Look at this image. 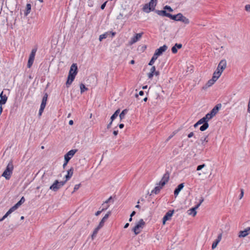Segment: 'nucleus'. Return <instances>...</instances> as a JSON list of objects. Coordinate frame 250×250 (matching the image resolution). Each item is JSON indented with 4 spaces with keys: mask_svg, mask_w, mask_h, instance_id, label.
Wrapping results in <instances>:
<instances>
[{
    "mask_svg": "<svg viewBox=\"0 0 250 250\" xmlns=\"http://www.w3.org/2000/svg\"><path fill=\"white\" fill-rule=\"evenodd\" d=\"M77 66L76 63H73L70 67V69L69 71L67 80L66 83L67 87H68L74 81L76 75L77 74Z\"/></svg>",
    "mask_w": 250,
    "mask_h": 250,
    "instance_id": "obj_1",
    "label": "nucleus"
},
{
    "mask_svg": "<svg viewBox=\"0 0 250 250\" xmlns=\"http://www.w3.org/2000/svg\"><path fill=\"white\" fill-rule=\"evenodd\" d=\"M14 166L12 162L11 161L8 164L6 169L2 173L1 176L4 177L6 180H9L13 173Z\"/></svg>",
    "mask_w": 250,
    "mask_h": 250,
    "instance_id": "obj_2",
    "label": "nucleus"
},
{
    "mask_svg": "<svg viewBox=\"0 0 250 250\" xmlns=\"http://www.w3.org/2000/svg\"><path fill=\"white\" fill-rule=\"evenodd\" d=\"M156 4L157 1L150 0L148 3L144 5L143 10L147 13H149L151 11H154Z\"/></svg>",
    "mask_w": 250,
    "mask_h": 250,
    "instance_id": "obj_3",
    "label": "nucleus"
},
{
    "mask_svg": "<svg viewBox=\"0 0 250 250\" xmlns=\"http://www.w3.org/2000/svg\"><path fill=\"white\" fill-rule=\"evenodd\" d=\"M66 182V180L60 181L56 180L54 183L50 187L49 189L54 191H57L62 188Z\"/></svg>",
    "mask_w": 250,
    "mask_h": 250,
    "instance_id": "obj_4",
    "label": "nucleus"
},
{
    "mask_svg": "<svg viewBox=\"0 0 250 250\" xmlns=\"http://www.w3.org/2000/svg\"><path fill=\"white\" fill-rule=\"evenodd\" d=\"M145 225V222L143 219H140L133 228L132 231L134 232L135 234L137 235L141 232V229L143 228Z\"/></svg>",
    "mask_w": 250,
    "mask_h": 250,
    "instance_id": "obj_5",
    "label": "nucleus"
},
{
    "mask_svg": "<svg viewBox=\"0 0 250 250\" xmlns=\"http://www.w3.org/2000/svg\"><path fill=\"white\" fill-rule=\"evenodd\" d=\"M37 51V48H33L31 51V52L29 55L28 63H27V67L28 68H30L33 63L34 60L35 59V54H36Z\"/></svg>",
    "mask_w": 250,
    "mask_h": 250,
    "instance_id": "obj_6",
    "label": "nucleus"
},
{
    "mask_svg": "<svg viewBox=\"0 0 250 250\" xmlns=\"http://www.w3.org/2000/svg\"><path fill=\"white\" fill-rule=\"evenodd\" d=\"M169 179V173L168 171H167L163 175L161 180L157 184L158 185H161L163 187L166 184L168 181Z\"/></svg>",
    "mask_w": 250,
    "mask_h": 250,
    "instance_id": "obj_7",
    "label": "nucleus"
},
{
    "mask_svg": "<svg viewBox=\"0 0 250 250\" xmlns=\"http://www.w3.org/2000/svg\"><path fill=\"white\" fill-rule=\"evenodd\" d=\"M77 151V149H71L66 154L64 155V160L67 162H69V160L71 159V158L74 156V155Z\"/></svg>",
    "mask_w": 250,
    "mask_h": 250,
    "instance_id": "obj_8",
    "label": "nucleus"
},
{
    "mask_svg": "<svg viewBox=\"0 0 250 250\" xmlns=\"http://www.w3.org/2000/svg\"><path fill=\"white\" fill-rule=\"evenodd\" d=\"M174 213V210H169L168 212L166 213L165 215L164 216L163 218V223L165 224L167 220H169L171 219V218Z\"/></svg>",
    "mask_w": 250,
    "mask_h": 250,
    "instance_id": "obj_9",
    "label": "nucleus"
},
{
    "mask_svg": "<svg viewBox=\"0 0 250 250\" xmlns=\"http://www.w3.org/2000/svg\"><path fill=\"white\" fill-rule=\"evenodd\" d=\"M167 46L165 44L162 46H161L155 50V53H156V55H158V56H161L162 55L163 52L167 50Z\"/></svg>",
    "mask_w": 250,
    "mask_h": 250,
    "instance_id": "obj_10",
    "label": "nucleus"
},
{
    "mask_svg": "<svg viewBox=\"0 0 250 250\" xmlns=\"http://www.w3.org/2000/svg\"><path fill=\"white\" fill-rule=\"evenodd\" d=\"M115 32H112L110 31L105 32L104 34H102L100 36L99 41H102L103 39H106L110 35H111V37H112L115 36Z\"/></svg>",
    "mask_w": 250,
    "mask_h": 250,
    "instance_id": "obj_11",
    "label": "nucleus"
},
{
    "mask_svg": "<svg viewBox=\"0 0 250 250\" xmlns=\"http://www.w3.org/2000/svg\"><path fill=\"white\" fill-rule=\"evenodd\" d=\"M25 198L24 197H22L20 200L16 203L14 206L10 208L13 211H14L16 210L21 204H22L25 202Z\"/></svg>",
    "mask_w": 250,
    "mask_h": 250,
    "instance_id": "obj_12",
    "label": "nucleus"
},
{
    "mask_svg": "<svg viewBox=\"0 0 250 250\" xmlns=\"http://www.w3.org/2000/svg\"><path fill=\"white\" fill-rule=\"evenodd\" d=\"M221 107L222 104H217L213 108L210 113L214 117L218 113L219 110L221 108Z\"/></svg>",
    "mask_w": 250,
    "mask_h": 250,
    "instance_id": "obj_13",
    "label": "nucleus"
},
{
    "mask_svg": "<svg viewBox=\"0 0 250 250\" xmlns=\"http://www.w3.org/2000/svg\"><path fill=\"white\" fill-rule=\"evenodd\" d=\"M226 61L224 60H223L221 61L220 62H219L216 69L220 70L221 71V72H222L224 69H225V68H226Z\"/></svg>",
    "mask_w": 250,
    "mask_h": 250,
    "instance_id": "obj_14",
    "label": "nucleus"
},
{
    "mask_svg": "<svg viewBox=\"0 0 250 250\" xmlns=\"http://www.w3.org/2000/svg\"><path fill=\"white\" fill-rule=\"evenodd\" d=\"M143 33L136 34L133 37L130 41V43L133 44L138 41L142 37Z\"/></svg>",
    "mask_w": 250,
    "mask_h": 250,
    "instance_id": "obj_15",
    "label": "nucleus"
},
{
    "mask_svg": "<svg viewBox=\"0 0 250 250\" xmlns=\"http://www.w3.org/2000/svg\"><path fill=\"white\" fill-rule=\"evenodd\" d=\"M250 231V227H248L244 230L239 232L238 236L239 237H245L249 234V231Z\"/></svg>",
    "mask_w": 250,
    "mask_h": 250,
    "instance_id": "obj_16",
    "label": "nucleus"
},
{
    "mask_svg": "<svg viewBox=\"0 0 250 250\" xmlns=\"http://www.w3.org/2000/svg\"><path fill=\"white\" fill-rule=\"evenodd\" d=\"M222 233H220L218 235L217 238L213 242L212 245V249H214L217 247V245L221 241V240L222 239Z\"/></svg>",
    "mask_w": 250,
    "mask_h": 250,
    "instance_id": "obj_17",
    "label": "nucleus"
},
{
    "mask_svg": "<svg viewBox=\"0 0 250 250\" xmlns=\"http://www.w3.org/2000/svg\"><path fill=\"white\" fill-rule=\"evenodd\" d=\"M184 187V184L181 183L179 184L178 187L175 188L174 191V194L176 197L179 193L180 191Z\"/></svg>",
    "mask_w": 250,
    "mask_h": 250,
    "instance_id": "obj_18",
    "label": "nucleus"
},
{
    "mask_svg": "<svg viewBox=\"0 0 250 250\" xmlns=\"http://www.w3.org/2000/svg\"><path fill=\"white\" fill-rule=\"evenodd\" d=\"M111 213V212L110 211H108L107 212V213H106L104 216L102 218V219L101 220V221H100L99 224V226L101 227H103V226L104 225V223L105 222V221L108 219V218L109 217L110 214Z\"/></svg>",
    "mask_w": 250,
    "mask_h": 250,
    "instance_id": "obj_19",
    "label": "nucleus"
},
{
    "mask_svg": "<svg viewBox=\"0 0 250 250\" xmlns=\"http://www.w3.org/2000/svg\"><path fill=\"white\" fill-rule=\"evenodd\" d=\"M182 15V14L181 13H178L177 15H171L169 13L168 18H170L171 19L174 20L175 21H179V19H180L181 16Z\"/></svg>",
    "mask_w": 250,
    "mask_h": 250,
    "instance_id": "obj_20",
    "label": "nucleus"
},
{
    "mask_svg": "<svg viewBox=\"0 0 250 250\" xmlns=\"http://www.w3.org/2000/svg\"><path fill=\"white\" fill-rule=\"evenodd\" d=\"M0 105H2V104H5L7 101V97H6V96L5 95H3V92H2L0 93Z\"/></svg>",
    "mask_w": 250,
    "mask_h": 250,
    "instance_id": "obj_21",
    "label": "nucleus"
},
{
    "mask_svg": "<svg viewBox=\"0 0 250 250\" xmlns=\"http://www.w3.org/2000/svg\"><path fill=\"white\" fill-rule=\"evenodd\" d=\"M155 12L159 15L168 17L169 13H167L165 10H155Z\"/></svg>",
    "mask_w": 250,
    "mask_h": 250,
    "instance_id": "obj_22",
    "label": "nucleus"
},
{
    "mask_svg": "<svg viewBox=\"0 0 250 250\" xmlns=\"http://www.w3.org/2000/svg\"><path fill=\"white\" fill-rule=\"evenodd\" d=\"M48 95L46 93H45L42 99V103L41 104V106L45 108L46 104V102L47 100Z\"/></svg>",
    "mask_w": 250,
    "mask_h": 250,
    "instance_id": "obj_23",
    "label": "nucleus"
},
{
    "mask_svg": "<svg viewBox=\"0 0 250 250\" xmlns=\"http://www.w3.org/2000/svg\"><path fill=\"white\" fill-rule=\"evenodd\" d=\"M222 73V72H221V71L216 69L213 74L212 78L217 81L221 76Z\"/></svg>",
    "mask_w": 250,
    "mask_h": 250,
    "instance_id": "obj_24",
    "label": "nucleus"
},
{
    "mask_svg": "<svg viewBox=\"0 0 250 250\" xmlns=\"http://www.w3.org/2000/svg\"><path fill=\"white\" fill-rule=\"evenodd\" d=\"M73 168L71 167L67 171V173L65 175V178L66 181L68 180L73 175Z\"/></svg>",
    "mask_w": 250,
    "mask_h": 250,
    "instance_id": "obj_25",
    "label": "nucleus"
},
{
    "mask_svg": "<svg viewBox=\"0 0 250 250\" xmlns=\"http://www.w3.org/2000/svg\"><path fill=\"white\" fill-rule=\"evenodd\" d=\"M31 5L30 3H27L26 6V9L24 12L25 16H27L31 12Z\"/></svg>",
    "mask_w": 250,
    "mask_h": 250,
    "instance_id": "obj_26",
    "label": "nucleus"
},
{
    "mask_svg": "<svg viewBox=\"0 0 250 250\" xmlns=\"http://www.w3.org/2000/svg\"><path fill=\"white\" fill-rule=\"evenodd\" d=\"M179 21H182L186 24H188L189 23V20L188 19L182 15L180 19H179Z\"/></svg>",
    "mask_w": 250,
    "mask_h": 250,
    "instance_id": "obj_27",
    "label": "nucleus"
},
{
    "mask_svg": "<svg viewBox=\"0 0 250 250\" xmlns=\"http://www.w3.org/2000/svg\"><path fill=\"white\" fill-rule=\"evenodd\" d=\"M163 187L161 185H158L151 191V193L158 194Z\"/></svg>",
    "mask_w": 250,
    "mask_h": 250,
    "instance_id": "obj_28",
    "label": "nucleus"
},
{
    "mask_svg": "<svg viewBox=\"0 0 250 250\" xmlns=\"http://www.w3.org/2000/svg\"><path fill=\"white\" fill-rule=\"evenodd\" d=\"M120 109H117L114 113L111 116L110 118V120H111V122H113V121L115 119H116L117 116H118L119 113H120Z\"/></svg>",
    "mask_w": 250,
    "mask_h": 250,
    "instance_id": "obj_29",
    "label": "nucleus"
},
{
    "mask_svg": "<svg viewBox=\"0 0 250 250\" xmlns=\"http://www.w3.org/2000/svg\"><path fill=\"white\" fill-rule=\"evenodd\" d=\"M101 228H102V227H100V226L98 225V227H96V228L94 230L93 232V233H92V236H92V239H94V238L96 237V236L97 234L98 233V231H99V229H100Z\"/></svg>",
    "mask_w": 250,
    "mask_h": 250,
    "instance_id": "obj_30",
    "label": "nucleus"
},
{
    "mask_svg": "<svg viewBox=\"0 0 250 250\" xmlns=\"http://www.w3.org/2000/svg\"><path fill=\"white\" fill-rule=\"evenodd\" d=\"M209 126V125L208 123H206L205 124H204L201 125L200 127V130L201 131H204L206 130Z\"/></svg>",
    "mask_w": 250,
    "mask_h": 250,
    "instance_id": "obj_31",
    "label": "nucleus"
},
{
    "mask_svg": "<svg viewBox=\"0 0 250 250\" xmlns=\"http://www.w3.org/2000/svg\"><path fill=\"white\" fill-rule=\"evenodd\" d=\"M213 117V116L211 114L210 112L207 113L205 116L204 117L207 123H208V122Z\"/></svg>",
    "mask_w": 250,
    "mask_h": 250,
    "instance_id": "obj_32",
    "label": "nucleus"
},
{
    "mask_svg": "<svg viewBox=\"0 0 250 250\" xmlns=\"http://www.w3.org/2000/svg\"><path fill=\"white\" fill-rule=\"evenodd\" d=\"M127 110L126 109L123 110L121 112V113L119 115V117H120L121 120H122V119L125 118V115L127 113Z\"/></svg>",
    "mask_w": 250,
    "mask_h": 250,
    "instance_id": "obj_33",
    "label": "nucleus"
},
{
    "mask_svg": "<svg viewBox=\"0 0 250 250\" xmlns=\"http://www.w3.org/2000/svg\"><path fill=\"white\" fill-rule=\"evenodd\" d=\"M13 211L10 208L8 210V211L6 213V214L0 219V222L3 221L9 214H10Z\"/></svg>",
    "mask_w": 250,
    "mask_h": 250,
    "instance_id": "obj_34",
    "label": "nucleus"
},
{
    "mask_svg": "<svg viewBox=\"0 0 250 250\" xmlns=\"http://www.w3.org/2000/svg\"><path fill=\"white\" fill-rule=\"evenodd\" d=\"M198 208H196V206H195V207L192 208L189 210L190 212L189 214L190 215H192L193 216H195L197 213L196 209H197Z\"/></svg>",
    "mask_w": 250,
    "mask_h": 250,
    "instance_id": "obj_35",
    "label": "nucleus"
},
{
    "mask_svg": "<svg viewBox=\"0 0 250 250\" xmlns=\"http://www.w3.org/2000/svg\"><path fill=\"white\" fill-rule=\"evenodd\" d=\"M216 81L213 79L212 77V79L209 80V81H208V83H207V87H210L212 85H213L214 84V83L216 82Z\"/></svg>",
    "mask_w": 250,
    "mask_h": 250,
    "instance_id": "obj_36",
    "label": "nucleus"
},
{
    "mask_svg": "<svg viewBox=\"0 0 250 250\" xmlns=\"http://www.w3.org/2000/svg\"><path fill=\"white\" fill-rule=\"evenodd\" d=\"M80 89H81V93H83L84 91H86V90H87L88 89L87 88H86L85 85L83 84V83H81L80 84Z\"/></svg>",
    "mask_w": 250,
    "mask_h": 250,
    "instance_id": "obj_37",
    "label": "nucleus"
},
{
    "mask_svg": "<svg viewBox=\"0 0 250 250\" xmlns=\"http://www.w3.org/2000/svg\"><path fill=\"white\" fill-rule=\"evenodd\" d=\"M102 206H103V208H102V210H106L109 207V206L105 203V202H104L103 204H102Z\"/></svg>",
    "mask_w": 250,
    "mask_h": 250,
    "instance_id": "obj_38",
    "label": "nucleus"
},
{
    "mask_svg": "<svg viewBox=\"0 0 250 250\" xmlns=\"http://www.w3.org/2000/svg\"><path fill=\"white\" fill-rule=\"evenodd\" d=\"M201 141L202 142V145L203 146H205V143H206L208 142V140H207V137H206L204 139L201 138Z\"/></svg>",
    "mask_w": 250,
    "mask_h": 250,
    "instance_id": "obj_39",
    "label": "nucleus"
},
{
    "mask_svg": "<svg viewBox=\"0 0 250 250\" xmlns=\"http://www.w3.org/2000/svg\"><path fill=\"white\" fill-rule=\"evenodd\" d=\"M206 166L205 164L200 165L197 166L196 170L198 171L201 170L203 168Z\"/></svg>",
    "mask_w": 250,
    "mask_h": 250,
    "instance_id": "obj_40",
    "label": "nucleus"
},
{
    "mask_svg": "<svg viewBox=\"0 0 250 250\" xmlns=\"http://www.w3.org/2000/svg\"><path fill=\"white\" fill-rule=\"evenodd\" d=\"M198 122L200 124V125L204 124H205L206 123H207V121L205 120V119L204 117L200 119L198 121Z\"/></svg>",
    "mask_w": 250,
    "mask_h": 250,
    "instance_id": "obj_41",
    "label": "nucleus"
},
{
    "mask_svg": "<svg viewBox=\"0 0 250 250\" xmlns=\"http://www.w3.org/2000/svg\"><path fill=\"white\" fill-rule=\"evenodd\" d=\"M171 51L173 54H175L177 52V48L175 46V45L173 46L171 48Z\"/></svg>",
    "mask_w": 250,
    "mask_h": 250,
    "instance_id": "obj_42",
    "label": "nucleus"
},
{
    "mask_svg": "<svg viewBox=\"0 0 250 250\" xmlns=\"http://www.w3.org/2000/svg\"><path fill=\"white\" fill-rule=\"evenodd\" d=\"M164 9L167 10L169 12H172L173 11V9L171 8V7L169 6H168V5L165 6L164 7Z\"/></svg>",
    "mask_w": 250,
    "mask_h": 250,
    "instance_id": "obj_43",
    "label": "nucleus"
},
{
    "mask_svg": "<svg viewBox=\"0 0 250 250\" xmlns=\"http://www.w3.org/2000/svg\"><path fill=\"white\" fill-rule=\"evenodd\" d=\"M204 200V198L201 197V199H200L199 203L197 205H196V208H199L200 207V206L201 205V204L203 203Z\"/></svg>",
    "mask_w": 250,
    "mask_h": 250,
    "instance_id": "obj_44",
    "label": "nucleus"
},
{
    "mask_svg": "<svg viewBox=\"0 0 250 250\" xmlns=\"http://www.w3.org/2000/svg\"><path fill=\"white\" fill-rule=\"evenodd\" d=\"M240 191H241V193H240V195L239 196V199H241L242 198V197L244 196V190L243 189H241Z\"/></svg>",
    "mask_w": 250,
    "mask_h": 250,
    "instance_id": "obj_45",
    "label": "nucleus"
},
{
    "mask_svg": "<svg viewBox=\"0 0 250 250\" xmlns=\"http://www.w3.org/2000/svg\"><path fill=\"white\" fill-rule=\"evenodd\" d=\"M45 108L40 106V108L39 112V116H41L42 114V113Z\"/></svg>",
    "mask_w": 250,
    "mask_h": 250,
    "instance_id": "obj_46",
    "label": "nucleus"
},
{
    "mask_svg": "<svg viewBox=\"0 0 250 250\" xmlns=\"http://www.w3.org/2000/svg\"><path fill=\"white\" fill-rule=\"evenodd\" d=\"M80 187V184L76 185L74 188V191H73V193L78 190Z\"/></svg>",
    "mask_w": 250,
    "mask_h": 250,
    "instance_id": "obj_47",
    "label": "nucleus"
},
{
    "mask_svg": "<svg viewBox=\"0 0 250 250\" xmlns=\"http://www.w3.org/2000/svg\"><path fill=\"white\" fill-rule=\"evenodd\" d=\"M158 57L159 56L158 55H156V53H154V54H153L151 59L153 60V61H155L157 59Z\"/></svg>",
    "mask_w": 250,
    "mask_h": 250,
    "instance_id": "obj_48",
    "label": "nucleus"
},
{
    "mask_svg": "<svg viewBox=\"0 0 250 250\" xmlns=\"http://www.w3.org/2000/svg\"><path fill=\"white\" fill-rule=\"evenodd\" d=\"M245 10L246 11L248 12H250V4H247L245 6Z\"/></svg>",
    "mask_w": 250,
    "mask_h": 250,
    "instance_id": "obj_49",
    "label": "nucleus"
},
{
    "mask_svg": "<svg viewBox=\"0 0 250 250\" xmlns=\"http://www.w3.org/2000/svg\"><path fill=\"white\" fill-rule=\"evenodd\" d=\"M154 73H153L150 72L149 73H148V74H147L148 77L149 79H152L153 76H154Z\"/></svg>",
    "mask_w": 250,
    "mask_h": 250,
    "instance_id": "obj_50",
    "label": "nucleus"
},
{
    "mask_svg": "<svg viewBox=\"0 0 250 250\" xmlns=\"http://www.w3.org/2000/svg\"><path fill=\"white\" fill-rule=\"evenodd\" d=\"M175 46L177 47V48L180 49L182 47V44L181 43H175Z\"/></svg>",
    "mask_w": 250,
    "mask_h": 250,
    "instance_id": "obj_51",
    "label": "nucleus"
},
{
    "mask_svg": "<svg viewBox=\"0 0 250 250\" xmlns=\"http://www.w3.org/2000/svg\"><path fill=\"white\" fill-rule=\"evenodd\" d=\"M155 71H156L155 66H153L151 68L150 72H152V73H154V72H155Z\"/></svg>",
    "mask_w": 250,
    "mask_h": 250,
    "instance_id": "obj_52",
    "label": "nucleus"
},
{
    "mask_svg": "<svg viewBox=\"0 0 250 250\" xmlns=\"http://www.w3.org/2000/svg\"><path fill=\"white\" fill-rule=\"evenodd\" d=\"M123 16H124L123 14L120 13L119 14V15H118V16L117 17V19H118V20H120V19H121L123 18Z\"/></svg>",
    "mask_w": 250,
    "mask_h": 250,
    "instance_id": "obj_53",
    "label": "nucleus"
},
{
    "mask_svg": "<svg viewBox=\"0 0 250 250\" xmlns=\"http://www.w3.org/2000/svg\"><path fill=\"white\" fill-rule=\"evenodd\" d=\"M111 201H112V198L110 196L106 201L104 202L106 204H108L109 202H110Z\"/></svg>",
    "mask_w": 250,
    "mask_h": 250,
    "instance_id": "obj_54",
    "label": "nucleus"
},
{
    "mask_svg": "<svg viewBox=\"0 0 250 250\" xmlns=\"http://www.w3.org/2000/svg\"><path fill=\"white\" fill-rule=\"evenodd\" d=\"M104 210H102V209L101 210H98V211H97L96 213H95V215L96 216H98Z\"/></svg>",
    "mask_w": 250,
    "mask_h": 250,
    "instance_id": "obj_55",
    "label": "nucleus"
},
{
    "mask_svg": "<svg viewBox=\"0 0 250 250\" xmlns=\"http://www.w3.org/2000/svg\"><path fill=\"white\" fill-rule=\"evenodd\" d=\"M155 61H153V60L151 59L149 62L148 63V65H152L154 63Z\"/></svg>",
    "mask_w": 250,
    "mask_h": 250,
    "instance_id": "obj_56",
    "label": "nucleus"
},
{
    "mask_svg": "<svg viewBox=\"0 0 250 250\" xmlns=\"http://www.w3.org/2000/svg\"><path fill=\"white\" fill-rule=\"evenodd\" d=\"M106 2H104L103 4H102L101 6V8L102 9H104L105 8V6L106 5Z\"/></svg>",
    "mask_w": 250,
    "mask_h": 250,
    "instance_id": "obj_57",
    "label": "nucleus"
},
{
    "mask_svg": "<svg viewBox=\"0 0 250 250\" xmlns=\"http://www.w3.org/2000/svg\"><path fill=\"white\" fill-rule=\"evenodd\" d=\"M193 135H194V133H193V132H190L189 134H188V138H191V137H193Z\"/></svg>",
    "mask_w": 250,
    "mask_h": 250,
    "instance_id": "obj_58",
    "label": "nucleus"
},
{
    "mask_svg": "<svg viewBox=\"0 0 250 250\" xmlns=\"http://www.w3.org/2000/svg\"><path fill=\"white\" fill-rule=\"evenodd\" d=\"M112 122H111V121L110 122V123L107 125V128L109 129L111 127V125Z\"/></svg>",
    "mask_w": 250,
    "mask_h": 250,
    "instance_id": "obj_59",
    "label": "nucleus"
},
{
    "mask_svg": "<svg viewBox=\"0 0 250 250\" xmlns=\"http://www.w3.org/2000/svg\"><path fill=\"white\" fill-rule=\"evenodd\" d=\"M199 125H200V124L199 123V122L198 121L196 123H195L194 125V127H197Z\"/></svg>",
    "mask_w": 250,
    "mask_h": 250,
    "instance_id": "obj_60",
    "label": "nucleus"
},
{
    "mask_svg": "<svg viewBox=\"0 0 250 250\" xmlns=\"http://www.w3.org/2000/svg\"><path fill=\"white\" fill-rule=\"evenodd\" d=\"M68 162H67V161H65L64 160V164H63V168H65V167L66 166V165H67V164Z\"/></svg>",
    "mask_w": 250,
    "mask_h": 250,
    "instance_id": "obj_61",
    "label": "nucleus"
},
{
    "mask_svg": "<svg viewBox=\"0 0 250 250\" xmlns=\"http://www.w3.org/2000/svg\"><path fill=\"white\" fill-rule=\"evenodd\" d=\"M113 133L115 136H116L118 133V130H114Z\"/></svg>",
    "mask_w": 250,
    "mask_h": 250,
    "instance_id": "obj_62",
    "label": "nucleus"
},
{
    "mask_svg": "<svg viewBox=\"0 0 250 250\" xmlns=\"http://www.w3.org/2000/svg\"><path fill=\"white\" fill-rule=\"evenodd\" d=\"M119 127L120 128L122 129L124 127V125L123 124H120L119 125Z\"/></svg>",
    "mask_w": 250,
    "mask_h": 250,
    "instance_id": "obj_63",
    "label": "nucleus"
},
{
    "mask_svg": "<svg viewBox=\"0 0 250 250\" xmlns=\"http://www.w3.org/2000/svg\"><path fill=\"white\" fill-rule=\"evenodd\" d=\"M139 94L140 95V96H143L144 94V92L143 91H140L139 92Z\"/></svg>",
    "mask_w": 250,
    "mask_h": 250,
    "instance_id": "obj_64",
    "label": "nucleus"
}]
</instances>
